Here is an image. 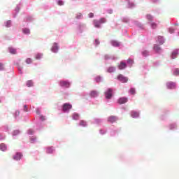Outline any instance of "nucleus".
<instances>
[{
	"mask_svg": "<svg viewBox=\"0 0 179 179\" xmlns=\"http://www.w3.org/2000/svg\"><path fill=\"white\" fill-rule=\"evenodd\" d=\"M103 23H106V20L104 18H101L99 20H94V27H96L97 29L101 27V24H103Z\"/></svg>",
	"mask_w": 179,
	"mask_h": 179,
	"instance_id": "nucleus-1",
	"label": "nucleus"
},
{
	"mask_svg": "<svg viewBox=\"0 0 179 179\" xmlns=\"http://www.w3.org/2000/svg\"><path fill=\"white\" fill-rule=\"evenodd\" d=\"M117 80L122 82V83H127V82H128V78L124 76L122 74H120L119 76H117Z\"/></svg>",
	"mask_w": 179,
	"mask_h": 179,
	"instance_id": "nucleus-2",
	"label": "nucleus"
},
{
	"mask_svg": "<svg viewBox=\"0 0 179 179\" xmlns=\"http://www.w3.org/2000/svg\"><path fill=\"white\" fill-rule=\"evenodd\" d=\"M71 108H72V105H71L70 103H64L62 106V111H64V113H66V111H69Z\"/></svg>",
	"mask_w": 179,
	"mask_h": 179,
	"instance_id": "nucleus-3",
	"label": "nucleus"
},
{
	"mask_svg": "<svg viewBox=\"0 0 179 179\" xmlns=\"http://www.w3.org/2000/svg\"><path fill=\"white\" fill-rule=\"evenodd\" d=\"M106 99H111L113 97V90L111 88L108 89V90L105 92Z\"/></svg>",
	"mask_w": 179,
	"mask_h": 179,
	"instance_id": "nucleus-4",
	"label": "nucleus"
},
{
	"mask_svg": "<svg viewBox=\"0 0 179 179\" xmlns=\"http://www.w3.org/2000/svg\"><path fill=\"white\" fill-rule=\"evenodd\" d=\"M59 85L62 87H66L68 88L71 86V83L68 82V81H64V80H61L59 82Z\"/></svg>",
	"mask_w": 179,
	"mask_h": 179,
	"instance_id": "nucleus-5",
	"label": "nucleus"
},
{
	"mask_svg": "<svg viewBox=\"0 0 179 179\" xmlns=\"http://www.w3.org/2000/svg\"><path fill=\"white\" fill-rule=\"evenodd\" d=\"M118 104H125V103H128V98L123 96L120 97L117 100Z\"/></svg>",
	"mask_w": 179,
	"mask_h": 179,
	"instance_id": "nucleus-6",
	"label": "nucleus"
},
{
	"mask_svg": "<svg viewBox=\"0 0 179 179\" xmlns=\"http://www.w3.org/2000/svg\"><path fill=\"white\" fill-rule=\"evenodd\" d=\"M22 157L23 155H22V153L17 152L14 156H13V160L19 161L20 160V159H22Z\"/></svg>",
	"mask_w": 179,
	"mask_h": 179,
	"instance_id": "nucleus-7",
	"label": "nucleus"
},
{
	"mask_svg": "<svg viewBox=\"0 0 179 179\" xmlns=\"http://www.w3.org/2000/svg\"><path fill=\"white\" fill-rule=\"evenodd\" d=\"M179 54V50H176L172 52L171 55V59H176V58H177V55H178Z\"/></svg>",
	"mask_w": 179,
	"mask_h": 179,
	"instance_id": "nucleus-8",
	"label": "nucleus"
},
{
	"mask_svg": "<svg viewBox=\"0 0 179 179\" xmlns=\"http://www.w3.org/2000/svg\"><path fill=\"white\" fill-rule=\"evenodd\" d=\"M166 86L168 87V89H176V83H168L166 84Z\"/></svg>",
	"mask_w": 179,
	"mask_h": 179,
	"instance_id": "nucleus-9",
	"label": "nucleus"
},
{
	"mask_svg": "<svg viewBox=\"0 0 179 179\" xmlns=\"http://www.w3.org/2000/svg\"><path fill=\"white\" fill-rule=\"evenodd\" d=\"M108 122H115V121H117V117L115 116H110L108 118Z\"/></svg>",
	"mask_w": 179,
	"mask_h": 179,
	"instance_id": "nucleus-10",
	"label": "nucleus"
},
{
	"mask_svg": "<svg viewBox=\"0 0 179 179\" xmlns=\"http://www.w3.org/2000/svg\"><path fill=\"white\" fill-rule=\"evenodd\" d=\"M118 68L119 69H120V71H122V69H125V68H127V64L122 62L118 66Z\"/></svg>",
	"mask_w": 179,
	"mask_h": 179,
	"instance_id": "nucleus-11",
	"label": "nucleus"
},
{
	"mask_svg": "<svg viewBox=\"0 0 179 179\" xmlns=\"http://www.w3.org/2000/svg\"><path fill=\"white\" fill-rule=\"evenodd\" d=\"M52 52H58V45L57 43H54L52 48Z\"/></svg>",
	"mask_w": 179,
	"mask_h": 179,
	"instance_id": "nucleus-12",
	"label": "nucleus"
},
{
	"mask_svg": "<svg viewBox=\"0 0 179 179\" xmlns=\"http://www.w3.org/2000/svg\"><path fill=\"white\" fill-rule=\"evenodd\" d=\"M107 72H108V73H113V72H115V67H114V66H110V67L107 69Z\"/></svg>",
	"mask_w": 179,
	"mask_h": 179,
	"instance_id": "nucleus-13",
	"label": "nucleus"
},
{
	"mask_svg": "<svg viewBox=\"0 0 179 179\" xmlns=\"http://www.w3.org/2000/svg\"><path fill=\"white\" fill-rule=\"evenodd\" d=\"M79 126L80 127H87V122L85 120H80L79 122Z\"/></svg>",
	"mask_w": 179,
	"mask_h": 179,
	"instance_id": "nucleus-14",
	"label": "nucleus"
},
{
	"mask_svg": "<svg viewBox=\"0 0 179 179\" xmlns=\"http://www.w3.org/2000/svg\"><path fill=\"white\" fill-rule=\"evenodd\" d=\"M8 148L5 144H0V150H2V152H5Z\"/></svg>",
	"mask_w": 179,
	"mask_h": 179,
	"instance_id": "nucleus-15",
	"label": "nucleus"
},
{
	"mask_svg": "<svg viewBox=\"0 0 179 179\" xmlns=\"http://www.w3.org/2000/svg\"><path fill=\"white\" fill-rule=\"evenodd\" d=\"M131 115L133 118H136L137 117H139V113L137 112H131Z\"/></svg>",
	"mask_w": 179,
	"mask_h": 179,
	"instance_id": "nucleus-16",
	"label": "nucleus"
},
{
	"mask_svg": "<svg viewBox=\"0 0 179 179\" xmlns=\"http://www.w3.org/2000/svg\"><path fill=\"white\" fill-rule=\"evenodd\" d=\"M41 58H43V54H41V53H37L35 55V59H41Z\"/></svg>",
	"mask_w": 179,
	"mask_h": 179,
	"instance_id": "nucleus-17",
	"label": "nucleus"
},
{
	"mask_svg": "<svg viewBox=\"0 0 179 179\" xmlns=\"http://www.w3.org/2000/svg\"><path fill=\"white\" fill-rule=\"evenodd\" d=\"M112 45H113V47H119L120 43H118L117 41H112Z\"/></svg>",
	"mask_w": 179,
	"mask_h": 179,
	"instance_id": "nucleus-18",
	"label": "nucleus"
},
{
	"mask_svg": "<svg viewBox=\"0 0 179 179\" xmlns=\"http://www.w3.org/2000/svg\"><path fill=\"white\" fill-rule=\"evenodd\" d=\"M33 85H34V83H33V81H32V80H28V81L27 82V86L28 87H32Z\"/></svg>",
	"mask_w": 179,
	"mask_h": 179,
	"instance_id": "nucleus-19",
	"label": "nucleus"
},
{
	"mask_svg": "<svg viewBox=\"0 0 179 179\" xmlns=\"http://www.w3.org/2000/svg\"><path fill=\"white\" fill-rule=\"evenodd\" d=\"M73 120H79V114H78V113H74L73 115Z\"/></svg>",
	"mask_w": 179,
	"mask_h": 179,
	"instance_id": "nucleus-20",
	"label": "nucleus"
},
{
	"mask_svg": "<svg viewBox=\"0 0 179 179\" xmlns=\"http://www.w3.org/2000/svg\"><path fill=\"white\" fill-rule=\"evenodd\" d=\"M158 41L159 44H163L164 43V40L163 39V36H159L158 37Z\"/></svg>",
	"mask_w": 179,
	"mask_h": 179,
	"instance_id": "nucleus-21",
	"label": "nucleus"
},
{
	"mask_svg": "<svg viewBox=\"0 0 179 179\" xmlns=\"http://www.w3.org/2000/svg\"><path fill=\"white\" fill-rule=\"evenodd\" d=\"M154 50H155V51H156L157 52H159L161 48H160V47H159V45H155V46H154Z\"/></svg>",
	"mask_w": 179,
	"mask_h": 179,
	"instance_id": "nucleus-22",
	"label": "nucleus"
},
{
	"mask_svg": "<svg viewBox=\"0 0 179 179\" xmlns=\"http://www.w3.org/2000/svg\"><path fill=\"white\" fill-rule=\"evenodd\" d=\"M9 52H10V54H16V50L14 49L13 48H10Z\"/></svg>",
	"mask_w": 179,
	"mask_h": 179,
	"instance_id": "nucleus-23",
	"label": "nucleus"
},
{
	"mask_svg": "<svg viewBox=\"0 0 179 179\" xmlns=\"http://www.w3.org/2000/svg\"><path fill=\"white\" fill-rule=\"evenodd\" d=\"M91 96L92 97H96V96H97V92H96V91H92V92H91Z\"/></svg>",
	"mask_w": 179,
	"mask_h": 179,
	"instance_id": "nucleus-24",
	"label": "nucleus"
},
{
	"mask_svg": "<svg viewBox=\"0 0 179 179\" xmlns=\"http://www.w3.org/2000/svg\"><path fill=\"white\" fill-rule=\"evenodd\" d=\"M173 75H175L176 76H178V75H179V69H176L174 70Z\"/></svg>",
	"mask_w": 179,
	"mask_h": 179,
	"instance_id": "nucleus-25",
	"label": "nucleus"
},
{
	"mask_svg": "<svg viewBox=\"0 0 179 179\" xmlns=\"http://www.w3.org/2000/svg\"><path fill=\"white\" fill-rule=\"evenodd\" d=\"M142 55H143V57H148V55H149V52H148L147 50H144L143 51Z\"/></svg>",
	"mask_w": 179,
	"mask_h": 179,
	"instance_id": "nucleus-26",
	"label": "nucleus"
},
{
	"mask_svg": "<svg viewBox=\"0 0 179 179\" xmlns=\"http://www.w3.org/2000/svg\"><path fill=\"white\" fill-rule=\"evenodd\" d=\"M26 64H31V62H33V59H31V58H27L25 60Z\"/></svg>",
	"mask_w": 179,
	"mask_h": 179,
	"instance_id": "nucleus-27",
	"label": "nucleus"
},
{
	"mask_svg": "<svg viewBox=\"0 0 179 179\" xmlns=\"http://www.w3.org/2000/svg\"><path fill=\"white\" fill-rule=\"evenodd\" d=\"M151 27L152 29H156V27H157V24H156V22H152Z\"/></svg>",
	"mask_w": 179,
	"mask_h": 179,
	"instance_id": "nucleus-28",
	"label": "nucleus"
},
{
	"mask_svg": "<svg viewBox=\"0 0 179 179\" xmlns=\"http://www.w3.org/2000/svg\"><path fill=\"white\" fill-rule=\"evenodd\" d=\"M23 32L25 34H29L30 33V29H23Z\"/></svg>",
	"mask_w": 179,
	"mask_h": 179,
	"instance_id": "nucleus-29",
	"label": "nucleus"
},
{
	"mask_svg": "<svg viewBox=\"0 0 179 179\" xmlns=\"http://www.w3.org/2000/svg\"><path fill=\"white\" fill-rule=\"evenodd\" d=\"M147 19L148 20L152 21L153 20V17H152L150 15H147Z\"/></svg>",
	"mask_w": 179,
	"mask_h": 179,
	"instance_id": "nucleus-30",
	"label": "nucleus"
},
{
	"mask_svg": "<svg viewBox=\"0 0 179 179\" xmlns=\"http://www.w3.org/2000/svg\"><path fill=\"white\" fill-rule=\"evenodd\" d=\"M131 94H135L136 91H135V88H131L129 90Z\"/></svg>",
	"mask_w": 179,
	"mask_h": 179,
	"instance_id": "nucleus-31",
	"label": "nucleus"
},
{
	"mask_svg": "<svg viewBox=\"0 0 179 179\" xmlns=\"http://www.w3.org/2000/svg\"><path fill=\"white\" fill-rule=\"evenodd\" d=\"M95 80H96V82H98V83L101 82V77H100V76L96 77Z\"/></svg>",
	"mask_w": 179,
	"mask_h": 179,
	"instance_id": "nucleus-32",
	"label": "nucleus"
},
{
	"mask_svg": "<svg viewBox=\"0 0 179 179\" xmlns=\"http://www.w3.org/2000/svg\"><path fill=\"white\" fill-rule=\"evenodd\" d=\"M11 22L10 21H7L6 22V27H10Z\"/></svg>",
	"mask_w": 179,
	"mask_h": 179,
	"instance_id": "nucleus-33",
	"label": "nucleus"
},
{
	"mask_svg": "<svg viewBox=\"0 0 179 179\" xmlns=\"http://www.w3.org/2000/svg\"><path fill=\"white\" fill-rule=\"evenodd\" d=\"M5 69V67L3 66V64L0 63V71H3Z\"/></svg>",
	"mask_w": 179,
	"mask_h": 179,
	"instance_id": "nucleus-34",
	"label": "nucleus"
},
{
	"mask_svg": "<svg viewBox=\"0 0 179 179\" xmlns=\"http://www.w3.org/2000/svg\"><path fill=\"white\" fill-rule=\"evenodd\" d=\"M20 133V131H19V130H15V131H13V135H18V134Z\"/></svg>",
	"mask_w": 179,
	"mask_h": 179,
	"instance_id": "nucleus-35",
	"label": "nucleus"
},
{
	"mask_svg": "<svg viewBox=\"0 0 179 179\" xmlns=\"http://www.w3.org/2000/svg\"><path fill=\"white\" fill-rule=\"evenodd\" d=\"M58 5L62 6V5H64V2L61 0H59L58 1Z\"/></svg>",
	"mask_w": 179,
	"mask_h": 179,
	"instance_id": "nucleus-36",
	"label": "nucleus"
},
{
	"mask_svg": "<svg viewBox=\"0 0 179 179\" xmlns=\"http://www.w3.org/2000/svg\"><path fill=\"white\" fill-rule=\"evenodd\" d=\"M88 15H89V17H94V14H93V13H90Z\"/></svg>",
	"mask_w": 179,
	"mask_h": 179,
	"instance_id": "nucleus-37",
	"label": "nucleus"
},
{
	"mask_svg": "<svg viewBox=\"0 0 179 179\" xmlns=\"http://www.w3.org/2000/svg\"><path fill=\"white\" fill-rule=\"evenodd\" d=\"M48 153H52V148H48Z\"/></svg>",
	"mask_w": 179,
	"mask_h": 179,
	"instance_id": "nucleus-38",
	"label": "nucleus"
},
{
	"mask_svg": "<svg viewBox=\"0 0 179 179\" xmlns=\"http://www.w3.org/2000/svg\"><path fill=\"white\" fill-rule=\"evenodd\" d=\"M95 44H96V45H99V44H100V41H99V39L95 40Z\"/></svg>",
	"mask_w": 179,
	"mask_h": 179,
	"instance_id": "nucleus-39",
	"label": "nucleus"
},
{
	"mask_svg": "<svg viewBox=\"0 0 179 179\" xmlns=\"http://www.w3.org/2000/svg\"><path fill=\"white\" fill-rule=\"evenodd\" d=\"M127 62H128L129 64H133L134 61H132V59H129L127 60Z\"/></svg>",
	"mask_w": 179,
	"mask_h": 179,
	"instance_id": "nucleus-40",
	"label": "nucleus"
},
{
	"mask_svg": "<svg viewBox=\"0 0 179 179\" xmlns=\"http://www.w3.org/2000/svg\"><path fill=\"white\" fill-rule=\"evenodd\" d=\"M169 33H171V34L174 33V29L170 28V29H169Z\"/></svg>",
	"mask_w": 179,
	"mask_h": 179,
	"instance_id": "nucleus-41",
	"label": "nucleus"
},
{
	"mask_svg": "<svg viewBox=\"0 0 179 179\" xmlns=\"http://www.w3.org/2000/svg\"><path fill=\"white\" fill-rule=\"evenodd\" d=\"M24 111L27 112V106H24Z\"/></svg>",
	"mask_w": 179,
	"mask_h": 179,
	"instance_id": "nucleus-42",
	"label": "nucleus"
},
{
	"mask_svg": "<svg viewBox=\"0 0 179 179\" xmlns=\"http://www.w3.org/2000/svg\"><path fill=\"white\" fill-rule=\"evenodd\" d=\"M28 134H29L30 135H31V134H33V130H29V131H28Z\"/></svg>",
	"mask_w": 179,
	"mask_h": 179,
	"instance_id": "nucleus-43",
	"label": "nucleus"
},
{
	"mask_svg": "<svg viewBox=\"0 0 179 179\" xmlns=\"http://www.w3.org/2000/svg\"><path fill=\"white\" fill-rule=\"evenodd\" d=\"M80 17H82V14H80V15L77 17L78 19H80Z\"/></svg>",
	"mask_w": 179,
	"mask_h": 179,
	"instance_id": "nucleus-44",
	"label": "nucleus"
},
{
	"mask_svg": "<svg viewBox=\"0 0 179 179\" xmlns=\"http://www.w3.org/2000/svg\"><path fill=\"white\" fill-rule=\"evenodd\" d=\"M41 120L43 121V120H44V116H41Z\"/></svg>",
	"mask_w": 179,
	"mask_h": 179,
	"instance_id": "nucleus-45",
	"label": "nucleus"
},
{
	"mask_svg": "<svg viewBox=\"0 0 179 179\" xmlns=\"http://www.w3.org/2000/svg\"><path fill=\"white\" fill-rule=\"evenodd\" d=\"M19 114H20V113L17 111V112H16V115H19Z\"/></svg>",
	"mask_w": 179,
	"mask_h": 179,
	"instance_id": "nucleus-46",
	"label": "nucleus"
},
{
	"mask_svg": "<svg viewBox=\"0 0 179 179\" xmlns=\"http://www.w3.org/2000/svg\"><path fill=\"white\" fill-rule=\"evenodd\" d=\"M31 142H34V139H31Z\"/></svg>",
	"mask_w": 179,
	"mask_h": 179,
	"instance_id": "nucleus-47",
	"label": "nucleus"
},
{
	"mask_svg": "<svg viewBox=\"0 0 179 179\" xmlns=\"http://www.w3.org/2000/svg\"><path fill=\"white\" fill-rule=\"evenodd\" d=\"M0 103H1V101H0Z\"/></svg>",
	"mask_w": 179,
	"mask_h": 179,
	"instance_id": "nucleus-48",
	"label": "nucleus"
}]
</instances>
